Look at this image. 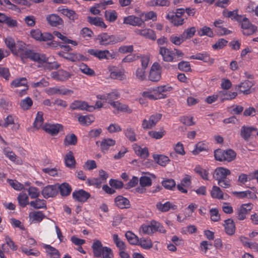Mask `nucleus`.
<instances>
[{"label":"nucleus","mask_w":258,"mask_h":258,"mask_svg":"<svg viewBox=\"0 0 258 258\" xmlns=\"http://www.w3.org/2000/svg\"><path fill=\"white\" fill-rule=\"evenodd\" d=\"M93 256L96 258H113L114 254L111 248L103 246L101 241L95 239L92 244Z\"/></svg>","instance_id":"nucleus-1"},{"label":"nucleus","mask_w":258,"mask_h":258,"mask_svg":"<svg viewBox=\"0 0 258 258\" xmlns=\"http://www.w3.org/2000/svg\"><path fill=\"white\" fill-rule=\"evenodd\" d=\"M159 53L166 62H176L181 59L184 55V53L179 49L174 48L171 50L165 47H160Z\"/></svg>","instance_id":"nucleus-2"},{"label":"nucleus","mask_w":258,"mask_h":258,"mask_svg":"<svg viewBox=\"0 0 258 258\" xmlns=\"http://www.w3.org/2000/svg\"><path fill=\"white\" fill-rule=\"evenodd\" d=\"M184 14L185 10L180 8L177 9L175 13H169L166 16V18L174 26H181L184 23V20L186 19Z\"/></svg>","instance_id":"nucleus-3"},{"label":"nucleus","mask_w":258,"mask_h":258,"mask_svg":"<svg viewBox=\"0 0 258 258\" xmlns=\"http://www.w3.org/2000/svg\"><path fill=\"white\" fill-rule=\"evenodd\" d=\"M27 58L40 63L46 62L48 60L45 54L36 52L31 49L26 50L25 52L22 54L21 58L22 60Z\"/></svg>","instance_id":"nucleus-4"},{"label":"nucleus","mask_w":258,"mask_h":258,"mask_svg":"<svg viewBox=\"0 0 258 258\" xmlns=\"http://www.w3.org/2000/svg\"><path fill=\"white\" fill-rule=\"evenodd\" d=\"M97 40L100 45L104 46L114 44L121 41L119 37L114 35H109L107 33H102L99 34Z\"/></svg>","instance_id":"nucleus-5"},{"label":"nucleus","mask_w":258,"mask_h":258,"mask_svg":"<svg viewBox=\"0 0 258 258\" xmlns=\"http://www.w3.org/2000/svg\"><path fill=\"white\" fill-rule=\"evenodd\" d=\"M238 22L241 24L242 32L244 35H252L257 30V27L252 24L245 16H242L241 21Z\"/></svg>","instance_id":"nucleus-6"},{"label":"nucleus","mask_w":258,"mask_h":258,"mask_svg":"<svg viewBox=\"0 0 258 258\" xmlns=\"http://www.w3.org/2000/svg\"><path fill=\"white\" fill-rule=\"evenodd\" d=\"M88 53L95 57H97L99 59H109L110 58H114L115 57V53L114 52L111 53L108 50H101L99 49H90L88 50Z\"/></svg>","instance_id":"nucleus-7"},{"label":"nucleus","mask_w":258,"mask_h":258,"mask_svg":"<svg viewBox=\"0 0 258 258\" xmlns=\"http://www.w3.org/2000/svg\"><path fill=\"white\" fill-rule=\"evenodd\" d=\"M162 67L158 62H154L151 67L149 79L152 82H158L161 78Z\"/></svg>","instance_id":"nucleus-8"},{"label":"nucleus","mask_w":258,"mask_h":258,"mask_svg":"<svg viewBox=\"0 0 258 258\" xmlns=\"http://www.w3.org/2000/svg\"><path fill=\"white\" fill-rule=\"evenodd\" d=\"M162 116L161 113H156L151 115L148 120L145 119L143 120L142 126L144 129H151L161 119Z\"/></svg>","instance_id":"nucleus-9"},{"label":"nucleus","mask_w":258,"mask_h":258,"mask_svg":"<svg viewBox=\"0 0 258 258\" xmlns=\"http://www.w3.org/2000/svg\"><path fill=\"white\" fill-rule=\"evenodd\" d=\"M30 34L32 38L39 41H47L48 40H52L54 38L53 35L51 33H42L38 29L31 30Z\"/></svg>","instance_id":"nucleus-10"},{"label":"nucleus","mask_w":258,"mask_h":258,"mask_svg":"<svg viewBox=\"0 0 258 258\" xmlns=\"http://www.w3.org/2000/svg\"><path fill=\"white\" fill-rule=\"evenodd\" d=\"M70 108L73 110H86L90 112L94 110V108L89 105L85 101L75 100L70 105Z\"/></svg>","instance_id":"nucleus-11"},{"label":"nucleus","mask_w":258,"mask_h":258,"mask_svg":"<svg viewBox=\"0 0 258 258\" xmlns=\"http://www.w3.org/2000/svg\"><path fill=\"white\" fill-rule=\"evenodd\" d=\"M46 92L48 95H53L55 94L71 95L74 93V91L72 90L57 86L49 88L47 89Z\"/></svg>","instance_id":"nucleus-12"},{"label":"nucleus","mask_w":258,"mask_h":258,"mask_svg":"<svg viewBox=\"0 0 258 258\" xmlns=\"http://www.w3.org/2000/svg\"><path fill=\"white\" fill-rule=\"evenodd\" d=\"M253 204L251 203L244 204L238 208L237 213V218L239 220H243L246 215L253 208Z\"/></svg>","instance_id":"nucleus-13"},{"label":"nucleus","mask_w":258,"mask_h":258,"mask_svg":"<svg viewBox=\"0 0 258 258\" xmlns=\"http://www.w3.org/2000/svg\"><path fill=\"white\" fill-rule=\"evenodd\" d=\"M154 89V91L157 100L165 98L167 96L166 92H170L172 90V87L169 85H161Z\"/></svg>","instance_id":"nucleus-14"},{"label":"nucleus","mask_w":258,"mask_h":258,"mask_svg":"<svg viewBox=\"0 0 258 258\" xmlns=\"http://www.w3.org/2000/svg\"><path fill=\"white\" fill-rule=\"evenodd\" d=\"M42 128L45 132L51 135L55 136L62 130L63 126L61 124L45 123L42 127Z\"/></svg>","instance_id":"nucleus-15"},{"label":"nucleus","mask_w":258,"mask_h":258,"mask_svg":"<svg viewBox=\"0 0 258 258\" xmlns=\"http://www.w3.org/2000/svg\"><path fill=\"white\" fill-rule=\"evenodd\" d=\"M123 23L133 26L140 27L144 24V21L141 18L134 15H130L123 18Z\"/></svg>","instance_id":"nucleus-16"},{"label":"nucleus","mask_w":258,"mask_h":258,"mask_svg":"<svg viewBox=\"0 0 258 258\" xmlns=\"http://www.w3.org/2000/svg\"><path fill=\"white\" fill-rule=\"evenodd\" d=\"M58 188L56 185H48L42 190L41 194L45 199L52 198L57 195Z\"/></svg>","instance_id":"nucleus-17"},{"label":"nucleus","mask_w":258,"mask_h":258,"mask_svg":"<svg viewBox=\"0 0 258 258\" xmlns=\"http://www.w3.org/2000/svg\"><path fill=\"white\" fill-rule=\"evenodd\" d=\"M73 198L76 201L84 203L90 197V194L84 189L75 190L72 194Z\"/></svg>","instance_id":"nucleus-18"},{"label":"nucleus","mask_w":258,"mask_h":258,"mask_svg":"<svg viewBox=\"0 0 258 258\" xmlns=\"http://www.w3.org/2000/svg\"><path fill=\"white\" fill-rule=\"evenodd\" d=\"M231 174L229 169L223 167H217L215 169L213 177L216 180L227 178V176Z\"/></svg>","instance_id":"nucleus-19"},{"label":"nucleus","mask_w":258,"mask_h":258,"mask_svg":"<svg viewBox=\"0 0 258 258\" xmlns=\"http://www.w3.org/2000/svg\"><path fill=\"white\" fill-rule=\"evenodd\" d=\"M135 33L137 35H140L147 39L152 40H155L156 39L155 32L153 30L149 28L143 29H136L135 30Z\"/></svg>","instance_id":"nucleus-20"},{"label":"nucleus","mask_w":258,"mask_h":258,"mask_svg":"<svg viewBox=\"0 0 258 258\" xmlns=\"http://www.w3.org/2000/svg\"><path fill=\"white\" fill-rule=\"evenodd\" d=\"M51 76L56 81L63 82L71 78V75L66 71L59 70L56 72L51 73Z\"/></svg>","instance_id":"nucleus-21"},{"label":"nucleus","mask_w":258,"mask_h":258,"mask_svg":"<svg viewBox=\"0 0 258 258\" xmlns=\"http://www.w3.org/2000/svg\"><path fill=\"white\" fill-rule=\"evenodd\" d=\"M257 131V128L255 127L243 125L240 130V136L244 141H248L252 135V133Z\"/></svg>","instance_id":"nucleus-22"},{"label":"nucleus","mask_w":258,"mask_h":258,"mask_svg":"<svg viewBox=\"0 0 258 258\" xmlns=\"http://www.w3.org/2000/svg\"><path fill=\"white\" fill-rule=\"evenodd\" d=\"M43 248L45 249L46 256L47 258H60V254L59 251L50 245L44 244Z\"/></svg>","instance_id":"nucleus-23"},{"label":"nucleus","mask_w":258,"mask_h":258,"mask_svg":"<svg viewBox=\"0 0 258 258\" xmlns=\"http://www.w3.org/2000/svg\"><path fill=\"white\" fill-rule=\"evenodd\" d=\"M190 58L202 60L205 62H208L210 64L214 63L215 61V59L210 57V55L207 52L198 53L196 55H191Z\"/></svg>","instance_id":"nucleus-24"},{"label":"nucleus","mask_w":258,"mask_h":258,"mask_svg":"<svg viewBox=\"0 0 258 258\" xmlns=\"http://www.w3.org/2000/svg\"><path fill=\"white\" fill-rule=\"evenodd\" d=\"M46 20L48 24L53 27H57L63 24L62 19L56 14H50L46 17Z\"/></svg>","instance_id":"nucleus-25"},{"label":"nucleus","mask_w":258,"mask_h":258,"mask_svg":"<svg viewBox=\"0 0 258 258\" xmlns=\"http://www.w3.org/2000/svg\"><path fill=\"white\" fill-rule=\"evenodd\" d=\"M224 229L227 234L231 236L235 232V225L233 220L231 219H228L224 221Z\"/></svg>","instance_id":"nucleus-26"},{"label":"nucleus","mask_w":258,"mask_h":258,"mask_svg":"<svg viewBox=\"0 0 258 258\" xmlns=\"http://www.w3.org/2000/svg\"><path fill=\"white\" fill-rule=\"evenodd\" d=\"M27 81L26 78H20L13 80L11 83L12 88H17L21 86H26V89L22 90V93H26V91L28 89L27 86Z\"/></svg>","instance_id":"nucleus-27"},{"label":"nucleus","mask_w":258,"mask_h":258,"mask_svg":"<svg viewBox=\"0 0 258 258\" xmlns=\"http://www.w3.org/2000/svg\"><path fill=\"white\" fill-rule=\"evenodd\" d=\"M114 202L116 206L120 209L128 208L130 206L129 200L122 196H118L114 199Z\"/></svg>","instance_id":"nucleus-28"},{"label":"nucleus","mask_w":258,"mask_h":258,"mask_svg":"<svg viewBox=\"0 0 258 258\" xmlns=\"http://www.w3.org/2000/svg\"><path fill=\"white\" fill-rule=\"evenodd\" d=\"M223 21L218 20L214 22V26L216 28V32L220 35H227L231 33V31L226 28L223 27L222 25Z\"/></svg>","instance_id":"nucleus-29"},{"label":"nucleus","mask_w":258,"mask_h":258,"mask_svg":"<svg viewBox=\"0 0 258 258\" xmlns=\"http://www.w3.org/2000/svg\"><path fill=\"white\" fill-rule=\"evenodd\" d=\"M253 85L252 82L246 80L239 84L237 87L240 92H242L244 94H249L251 93L250 89Z\"/></svg>","instance_id":"nucleus-30"},{"label":"nucleus","mask_w":258,"mask_h":258,"mask_svg":"<svg viewBox=\"0 0 258 258\" xmlns=\"http://www.w3.org/2000/svg\"><path fill=\"white\" fill-rule=\"evenodd\" d=\"M222 15L225 18H230L231 20L236 21L237 22L241 21L242 16L238 14L237 10H235L233 11H229L225 9L223 11Z\"/></svg>","instance_id":"nucleus-31"},{"label":"nucleus","mask_w":258,"mask_h":258,"mask_svg":"<svg viewBox=\"0 0 258 258\" xmlns=\"http://www.w3.org/2000/svg\"><path fill=\"white\" fill-rule=\"evenodd\" d=\"M220 98L222 102L224 100H229L234 99L237 95L236 92L227 91V90L219 91Z\"/></svg>","instance_id":"nucleus-32"},{"label":"nucleus","mask_w":258,"mask_h":258,"mask_svg":"<svg viewBox=\"0 0 258 258\" xmlns=\"http://www.w3.org/2000/svg\"><path fill=\"white\" fill-rule=\"evenodd\" d=\"M110 105L119 111L131 113L132 109L130 108L128 105L122 104L118 101H113L110 103Z\"/></svg>","instance_id":"nucleus-33"},{"label":"nucleus","mask_w":258,"mask_h":258,"mask_svg":"<svg viewBox=\"0 0 258 258\" xmlns=\"http://www.w3.org/2000/svg\"><path fill=\"white\" fill-rule=\"evenodd\" d=\"M58 11L61 12L62 14L68 17L70 20L74 21L78 19V14L73 10L67 8L59 7Z\"/></svg>","instance_id":"nucleus-34"},{"label":"nucleus","mask_w":258,"mask_h":258,"mask_svg":"<svg viewBox=\"0 0 258 258\" xmlns=\"http://www.w3.org/2000/svg\"><path fill=\"white\" fill-rule=\"evenodd\" d=\"M137 245L141 246L144 249H150L153 247V243L149 237H142L139 238V242Z\"/></svg>","instance_id":"nucleus-35"},{"label":"nucleus","mask_w":258,"mask_h":258,"mask_svg":"<svg viewBox=\"0 0 258 258\" xmlns=\"http://www.w3.org/2000/svg\"><path fill=\"white\" fill-rule=\"evenodd\" d=\"M150 224L152 234L156 232H159L161 233H166V231L165 229L159 222L153 220L150 221Z\"/></svg>","instance_id":"nucleus-36"},{"label":"nucleus","mask_w":258,"mask_h":258,"mask_svg":"<svg viewBox=\"0 0 258 258\" xmlns=\"http://www.w3.org/2000/svg\"><path fill=\"white\" fill-rule=\"evenodd\" d=\"M58 190L62 197L68 196L70 195L72 188L71 186L67 182H64L57 186Z\"/></svg>","instance_id":"nucleus-37"},{"label":"nucleus","mask_w":258,"mask_h":258,"mask_svg":"<svg viewBox=\"0 0 258 258\" xmlns=\"http://www.w3.org/2000/svg\"><path fill=\"white\" fill-rule=\"evenodd\" d=\"M134 150L136 154L142 158L146 159L149 156L148 149L146 147L142 148L141 146L135 145Z\"/></svg>","instance_id":"nucleus-38"},{"label":"nucleus","mask_w":258,"mask_h":258,"mask_svg":"<svg viewBox=\"0 0 258 258\" xmlns=\"http://www.w3.org/2000/svg\"><path fill=\"white\" fill-rule=\"evenodd\" d=\"M65 165L70 168H73L76 165V161L72 151H69L64 157Z\"/></svg>","instance_id":"nucleus-39"},{"label":"nucleus","mask_w":258,"mask_h":258,"mask_svg":"<svg viewBox=\"0 0 258 258\" xmlns=\"http://www.w3.org/2000/svg\"><path fill=\"white\" fill-rule=\"evenodd\" d=\"M45 217L42 211H33L29 213V218L33 222H40Z\"/></svg>","instance_id":"nucleus-40"},{"label":"nucleus","mask_w":258,"mask_h":258,"mask_svg":"<svg viewBox=\"0 0 258 258\" xmlns=\"http://www.w3.org/2000/svg\"><path fill=\"white\" fill-rule=\"evenodd\" d=\"M115 144V140L109 138L104 139L100 144L101 151L104 153H106L110 147L113 146Z\"/></svg>","instance_id":"nucleus-41"},{"label":"nucleus","mask_w":258,"mask_h":258,"mask_svg":"<svg viewBox=\"0 0 258 258\" xmlns=\"http://www.w3.org/2000/svg\"><path fill=\"white\" fill-rule=\"evenodd\" d=\"M88 21L91 25L103 28H106L107 25L104 23L102 18L99 17H88Z\"/></svg>","instance_id":"nucleus-42"},{"label":"nucleus","mask_w":258,"mask_h":258,"mask_svg":"<svg viewBox=\"0 0 258 258\" xmlns=\"http://www.w3.org/2000/svg\"><path fill=\"white\" fill-rule=\"evenodd\" d=\"M153 158L157 163L163 167H165L170 161L168 157L164 155H154Z\"/></svg>","instance_id":"nucleus-43"},{"label":"nucleus","mask_w":258,"mask_h":258,"mask_svg":"<svg viewBox=\"0 0 258 258\" xmlns=\"http://www.w3.org/2000/svg\"><path fill=\"white\" fill-rule=\"evenodd\" d=\"M105 19L110 23L114 22L118 18V14L115 10H106L104 13Z\"/></svg>","instance_id":"nucleus-44"},{"label":"nucleus","mask_w":258,"mask_h":258,"mask_svg":"<svg viewBox=\"0 0 258 258\" xmlns=\"http://www.w3.org/2000/svg\"><path fill=\"white\" fill-rule=\"evenodd\" d=\"M15 49L16 53H13V54L19 56L21 58L22 57V54L25 52V51L28 50L26 48V44L22 41H18L17 43H16Z\"/></svg>","instance_id":"nucleus-45"},{"label":"nucleus","mask_w":258,"mask_h":258,"mask_svg":"<svg viewBox=\"0 0 258 258\" xmlns=\"http://www.w3.org/2000/svg\"><path fill=\"white\" fill-rule=\"evenodd\" d=\"M44 122L43 113L42 111H38L33 122V127L37 130L40 128Z\"/></svg>","instance_id":"nucleus-46"},{"label":"nucleus","mask_w":258,"mask_h":258,"mask_svg":"<svg viewBox=\"0 0 258 258\" xmlns=\"http://www.w3.org/2000/svg\"><path fill=\"white\" fill-rule=\"evenodd\" d=\"M78 121L82 125H89L94 121V117L92 115H80Z\"/></svg>","instance_id":"nucleus-47"},{"label":"nucleus","mask_w":258,"mask_h":258,"mask_svg":"<svg viewBox=\"0 0 258 258\" xmlns=\"http://www.w3.org/2000/svg\"><path fill=\"white\" fill-rule=\"evenodd\" d=\"M77 137L75 134H69L65 137L64 145L65 146L76 145L77 143Z\"/></svg>","instance_id":"nucleus-48"},{"label":"nucleus","mask_w":258,"mask_h":258,"mask_svg":"<svg viewBox=\"0 0 258 258\" xmlns=\"http://www.w3.org/2000/svg\"><path fill=\"white\" fill-rule=\"evenodd\" d=\"M17 200L19 205L25 208L29 203V197L25 192H21L17 197Z\"/></svg>","instance_id":"nucleus-49"},{"label":"nucleus","mask_w":258,"mask_h":258,"mask_svg":"<svg viewBox=\"0 0 258 258\" xmlns=\"http://www.w3.org/2000/svg\"><path fill=\"white\" fill-rule=\"evenodd\" d=\"M30 205L35 209L46 208V202L44 200L37 198L35 201L30 202Z\"/></svg>","instance_id":"nucleus-50"},{"label":"nucleus","mask_w":258,"mask_h":258,"mask_svg":"<svg viewBox=\"0 0 258 258\" xmlns=\"http://www.w3.org/2000/svg\"><path fill=\"white\" fill-rule=\"evenodd\" d=\"M33 105V101L29 97L21 100L20 103V106L23 110H27L29 109Z\"/></svg>","instance_id":"nucleus-51"},{"label":"nucleus","mask_w":258,"mask_h":258,"mask_svg":"<svg viewBox=\"0 0 258 258\" xmlns=\"http://www.w3.org/2000/svg\"><path fill=\"white\" fill-rule=\"evenodd\" d=\"M125 236L128 242L132 245H137L139 242V238L132 231H127L125 233Z\"/></svg>","instance_id":"nucleus-52"},{"label":"nucleus","mask_w":258,"mask_h":258,"mask_svg":"<svg viewBox=\"0 0 258 258\" xmlns=\"http://www.w3.org/2000/svg\"><path fill=\"white\" fill-rule=\"evenodd\" d=\"M194 171L198 174L203 179L208 180H209V172L208 171L203 169L201 166L197 165L194 168Z\"/></svg>","instance_id":"nucleus-53"},{"label":"nucleus","mask_w":258,"mask_h":258,"mask_svg":"<svg viewBox=\"0 0 258 258\" xmlns=\"http://www.w3.org/2000/svg\"><path fill=\"white\" fill-rule=\"evenodd\" d=\"M211 195L213 198L223 199V193L220 188L214 185L211 191Z\"/></svg>","instance_id":"nucleus-54"},{"label":"nucleus","mask_w":258,"mask_h":258,"mask_svg":"<svg viewBox=\"0 0 258 258\" xmlns=\"http://www.w3.org/2000/svg\"><path fill=\"white\" fill-rule=\"evenodd\" d=\"M156 208L162 212H166L171 208L174 209L170 202H166L164 204L158 202L156 204Z\"/></svg>","instance_id":"nucleus-55"},{"label":"nucleus","mask_w":258,"mask_h":258,"mask_svg":"<svg viewBox=\"0 0 258 258\" xmlns=\"http://www.w3.org/2000/svg\"><path fill=\"white\" fill-rule=\"evenodd\" d=\"M112 239L116 246L119 249V250L125 249L126 246L125 243L121 240L117 234H113Z\"/></svg>","instance_id":"nucleus-56"},{"label":"nucleus","mask_w":258,"mask_h":258,"mask_svg":"<svg viewBox=\"0 0 258 258\" xmlns=\"http://www.w3.org/2000/svg\"><path fill=\"white\" fill-rule=\"evenodd\" d=\"M162 184L166 189L173 190L176 186V183L174 179L166 178L162 182Z\"/></svg>","instance_id":"nucleus-57"},{"label":"nucleus","mask_w":258,"mask_h":258,"mask_svg":"<svg viewBox=\"0 0 258 258\" xmlns=\"http://www.w3.org/2000/svg\"><path fill=\"white\" fill-rule=\"evenodd\" d=\"M53 34L57 38L62 40L64 43L71 44L74 46L77 45L78 43L76 41L72 40L68 38L66 36H63L61 33L58 31H54Z\"/></svg>","instance_id":"nucleus-58"},{"label":"nucleus","mask_w":258,"mask_h":258,"mask_svg":"<svg viewBox=\"0 0 258 258\" xmlns=\"http://www.w3.org/2000/svg\"><path fill=\"white\" fill-rule=\"evenodd\" d=\"M26 190L28 193V195L31 199H37L40 196V191L39 189L35 186H30Z\"/></svg>","instance_id":"nucleus-59"},{"label":"nucleus","mask_w":258,"mask_h":258,"mask_svg":"<svg viewBox=\"0 0 258 258\" xmlns=\"http://www.w3.org/2000/svg\"><path fill=\"white\" fill-rule=\"evenodd\" d=\"M3 153L5 156L9 158L11 161L15 162L17 156L10 147H5L3 149Z\"/></svg>","instance_id":"nucleus-60"},{"label":"nucleus","mask_w":258,"mask_h":258,"mask_svg":"<svg viewBox=\"0 0 258 258\" xmlns=\"http://www.w3.org/2000/svg\"><path fill=\"white\" fill-rule=\"evenodd\" d=\"M7 182L15 190L20 191L24 189V185L16 180L8 179Z\"/></svg>","instance_id":"nucleus-61"},{"label":"nucleus","mask_w":258,"mask_h":258,"mask_svg":"<svg viewBox=\"0 0 258 258\" xmlns=\"http://www.w3.org/2000/svg\"><path fill=\"white\" fill-rule=\"evenodd\" d=\"M110 77L113 79L121 80L123 77V72L122 71L116 68H113L110 71Z\"/></svg>","instance_id":"nucleus-62"},{"label":"nucleus","mask_w":258,"mask_h":258,"mask_svg":"<svg viewBox=\"0 0 258 258\" xmlns=\"http://www.w3.org/2000/svg\"><path fill=\"white\" fill-rule=\"evenodd\" d=\"M208 146L203 142H199L196 144L195 149L192 151L194 155H197L199 153L207 150Z\"/></svg>","instance_id":"nucleus-63"},{"label":"nucleus","mask_w":258,"mask_h":258,"mask_svg":"<svg viewBox=\"0 0 258 258\" xmlns=\"http://www.w3.org/2000/svg\"><path fill=\"white\" fill-rule=\"evenodd\" d=\"M80 69L82 73L89 76H93L95 75L94 71L85 63H83L80 66Z\"/></svg>","instance_id":"nucleus-64"}]
</instances>
